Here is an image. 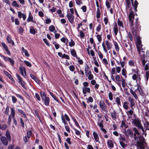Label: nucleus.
<instances>
[{"label":"nucleus","mask_w":149,"mask_h":149,"mask_svg":"<svg viewBox=\"0 0 149 149\" xmlns=\"http://www.w3.org/2000/svg\"><path fill=\"white\" fill-rule=\"evenodd\" d=\"M136 27H133L132 30V33L133 35L135 36L137 41L136 42V46L137 50H139L141 49L142 50H143V49L142 48V45L141 44V41L140 37L137 36L138 34L139 33L141 30V29H137L136 30L135 28Z\"/></svg>","instance_id":"nucleus-1"},{"label":"nucleus","mask_w":149,"mask_h":149,"mask_svg":"<svg viewBox=\"0 0 149 149\" xmlns=\"http://www.w3.org/2000/svg\"><path fill=\"white\" fill-rule=\"evenodd\" d=\"M134 18V15L132 12L131 11L130 12L129 16V20L130 21L131 25H132L131 30H132L133 27H136L135 29H140V26L139 23L138 21V18H137L136 19V22L135 23L134 25L133 24V20Z\"/></svg>","instance_id":"nucleus-2"},{"label":"nucleus","mask_w":149,"mask_h":149,"mask_svg":"<svg viewBox=\"0 0 149 149\" xmlns=\"http://www.w3.org/2000/svg\"><path fill=\"white\" fill-rule=\"evenodd\" d=\"M133 123L139 129L141 130L143 132H144L143 128L141 125V120L139 118H135L133 120Z\"/></svg>","instance_id":"nucleus-3"},{"label":"nucleus","mask_w":149,"mask_h":149,"mask_svg":"<svg viewBox=\"0 0 149 149\" xmlns=\"http://www.w3.org/2000/svg\"><path fill=\"white\" fill-rule=\"evenodd\" d=\"M139 54L141 56V60L142 61V64L144 66L146 62L147 61V59L146 58L147 56L145 55L144 52L142 51H140V50H138Z\"/></svg>","instance_id":"nucleus-4"},{"label":"nucleus","mask_w":149,"mask_h":149,"mask_svg":"<svg viewBox=\"0 0 149 149\" xmlns=\"http://www.w3.org/2000/svg\"><path fill=\"white\" fill-rule=\"evenodd\" d=\"M132 78L133 80L135 81L136 84H140L141 83V77L140 74L136 72V74H134L132 76Z\"/></svg>","instance_id":"nucleus-5"},{"label":"nucleus","mask_w":149,"mask_h":149,"mask_svg":"<svg viewBox=\"0 0 149 149\" xmlns=\"http://www.w3.org/2000/svg\"><path fill=\"white\" fill-rule=\"evenodd\" d=\"M133 130L134 132V139L136 141H139L141 137L144 138L142 135L139 134V131L136 128L134 127L133 129Z\"/></svg>","instance_id":"nucleus-6"},{"label":"nucleus","mask_w":149,"mask_h":149,"mask_svg":"<svg viewBox=\"0 0 149 149\" xmlns=\"http://www.w3.org/2000/svg\"><path fill=\"white\" fill-rule=\"evenodd\" d=\"M141 138L140 140H139V141H136L137 144L140 149H145L144 147L146 145V143L145 141L144 138L141 137Z\"/></svg>","instance_id":"nucleus-7"},{"label":"nucleus","mask_w":149,"mask_h":149,"mask_svg":"<svg viewBox=\"0 0 149 149\" xmlns=\"http://www.w3.org/2000/svg\"><path fill=\"white\" fill-rule=\"evenodd\" d=\"M16 75L18 80V82L21 84L23 88L25 89H26V88L25 86L26 83L23 80L21 77L17 73H16Z\"/></svg>","instance_id":"nucleus-8"},{"label":"nucleus","mask_w":149,"mask_h":149,"mask_svg":"<svg viewBox=\"0 0 149 149\" xmlns=\"http://www.w3.org/2000/svg\"><path fill=\"white\" fill-rule=\"evenodd\" d=\"M99 105L102 110L105 112H107V107L102 100H101L99 102Z\"/></svg>","instance_id":"nucleus-9"},{"label":"nucleus","mask_w":149,"mask_h":149,"mask_svg":"<svg viewBox=\"0 0 149 149\" xmlns=\"http://www.w3.org/2000/svg\"><path fill=\"white\" fill-rule=\"evenodd\" d=\"M19 70L22 75L25 78V77L26 76V74L25 67H20L19 68Z\"/></svg>","instance_id":"nucleus-10"},{"label":"nucleus","mask_w":149,"mask_h":149,"mask_svg":"<svg viewBox=\"0 0 149 149\" xmlns=\"http://www.w3.org/2000/svg\"><path fill=\"white\" fill-rule=\"evenodd\" d=\"M3 60L6 62H8L12 66L14 64V61L10 58L5 57Z\"/></svg>","instance_id":"nucleus-11"},{"label":"nucleus","mask_w":149,"mask_h":149,"mask_svg":"<svg viewBox=\"0 0 149 149\" xmlns=\"http://www.w3.org/2000/svg\"><path fill=\"white\" fill-rule=\"evenodd\" d=\"M66 16L68 18L69 22L72 23L74 20V16L73 15L69 13L67 14Z\"/></svg>","instance_id":"nucleus-12"},{"label":"nucleus","mask_w":149,"mask_h":149,"mask_svg":"<svg viewBox=\"0 0 149 149\" xmlns=\"http://www.w3.org/2000/svg\"><path fill=\"white\" fill-rule=\"evenodd\" d=\"M1 140L2 143L5 146H7L8 142L6 137L5 136H2L1 138Z\"/></svg>","instance_id":"nucleus-13"},{"label":"nucleus","mask_w":149,"mask_h":149,"mask_svg":"<svg viewBox=\"0 0 149 149\" xmlns=\"http://www.w3.org/2000/svg\"><path fill=\"white\" fill-rule=\"evenodd\" d=\"M108 147L109 148H110L112 149L114 147V144L111 140H108L107 142Z\"/></svg>","instance_id":"nucleus-14"},{"label":"nucleus","mask_w":149,"mask_h":149,"mask_svg":"<svg viewBox=\"0 0 149 149\" xmlns=\"http://www.w3.org/2000/svg\"><path fill=\"white\" fill-rule=\"evenodd\" d=\"M136 86H137V90L139 91L140 94L142 96H143L144 95V94L140 86V84H136Z\"/></svg>","instance_id":"nucleus-15"},{"label":"nucleus","mask_w":149,"mask_h":149,"mask_svg":"<svg viewBox=\"0 0 149 149\" xmlns=\"http://www.w3.org/2000/svg\"><path fill=\"white\" fill-rule=\"evenodd\" d=\"M82 91L84 94H86L87 93H90L91 89L89 87H83L82 88Z\"/></svg>","instance_id":"nucleus-16"},{"label":"nucleus","mask_w":149,"mask_h":149,"mask_svg":"<svg viewBox=\"0 0 149 149\" xmlns=\"http://www.w3.org/2000/svg\"><path fill=\"white\" fill-rule=\"evenodd\" d=\"M93 135L95 141L98 142L100 143V142L99 141V138L97 133L96 132H94L93 133Z\"/></svg>","instance_id":"nucleus-17"},{"label":"nucleus","mask_w":149,"mask_h":149,"mask_svg":"<svg viewBox=\"0 0 149 149\" xmlns=\"http://www.w3.org/2000/svg\"><path fill=\"white\" fill-rule=\"evenodd\" d=\"M110 114L112 119L116 120L117 118V115L116 111L114 110H113L110 113Z\"/></svg>","instance_id":"nucleus-18"},{"label":"nucleus","mask_w":149,"mask_h":149,"mask_svg":"<svg viewBox=\"0 0 149 149\" xmlns=\"http://www.w3.org/2000/svg\"><path fill=\"white\" fill-rule=\"evenodd\" d=\"M128 101L130 103V106L132 109H133L132 107L135 105V102L134 99L131 97H129L128 98Z\"/></svg>","instance_id":"nucleus-19"},{"label":"nucleus","mask_w":149,"mask_h":149,"mask_svg":"<svg viewBox=\"0 0 149 149\" xmlns=\"http://www.w3.org/2000/svg\"><path fill=\"white\" fill-rule=\"evenodd\" d=\"M6 39L8 42L9 43H11L13 45H14V42L11 39L9 34L7 35L6 37Z\"/></svg>","instance_id":"nucleus-20"},{"label":"nucleus","mask_w":149,"mask_h":149,"mask_svg":"<svg viewBox=\"0 0 149 149\" xmlns=\"http://www.w3.org/2000/svg\"><path fill=\"white\" fill-rule=\"evenodd\" d=\"M105 44L107 46V49L108 50L110 49L112 47V44L108 40H106L105 42Z\"/></svg>","instance_id":"nucleus-21"},{"label":"nucleus","mask_w":149,"mask_h":149,"mask_svg":"<svg viewBox=\"0 0 149 149\" xmlns=\"http://www.w3.org/2000/svg\"><path fill=\"white\" fill-rule=\"evenodd\" d=\"M115 102L119 107H121V100L119 97H116Z\"/></svg>","instance_id":"nucleus-22"},{"label":"nucleus","mask_w":149,"mask_h":149,"mask_svg":"<svg viewBox=\"0 0 149 149\" xmlns=\"http://www.w3.org/2000/svg\"><path fill=\"white\" fill-rule=\"evenodd\" d=\"M70 50L72 56L74 57L77 58L78 57L77 56L76 52L75 50L74 49H70Z\"/></svg>","instance_id":"nucleus-23"},{"label":"nucleus","mask_w":149,"mask_h":149,"mask_svg":"<svg viewBox=\"0 0 149 149\" xmlns=\"http://www.w3.org/2000/svg\"><path fill=\"white\" fill-rule=\"evenodd\" d=\"M42 100L44 101L45 104L46 106L49 105L50 102V99L49 97H47L44 98V100Z\"/></svg>","instance_id":"nucleus-24"},{"label":"nucleus","mask_w":149,"mask_h":149,"mask_svg":"<svg viewBox=\"0 0 149 149\" xmlns=\"http://www.w3.org/2000/svg\"><path fill=\"white\" fill-rule=\"evenodd\" d=\"M113 29L114 34L116 36L118 31V27L116 23L114 25Z\"/></svg>","instance_id":"nucleus-25"},{"label":"nucleus","mask_w":149,"mask_h":149,"mask_svg":"<svg viewBox=\"0 0 149 149\" xmlns=\"http://www.w3.org/2000/svg\"><path fill=\"white\" fill-rule=\"evenodd\" d=\"M85 74L91 72L89 66L87 64H86L84 66Z\"/></svg>","instance_id":"nucleus-26"},{"label":"nucleus","mask_w":149,"mask_h":149,"mask_svg":"<svg viewBox=\"0 0 149 149\" xmlns=\"http://www.w3.org/2000/svg\"><path fill=\"white\" fill-rule=\"evenodd\" d=\"M33 19V17L30 12L29 13V15L28 18L27 19L26 21L27 22H29L32 21Z\"/></svg>","instance_id":"nucleus-27"},{"label":"nucleus","mask_w":149,"mask_h":149,"mask_svg":"<svg viewBox=\"0 0 149 149\" xmlns=\"http://www.w3.org/2000/svg\"><path fill=\"white\" fill-rule=\"evenodd\" d=\"M120 136L118 138L120 141H122L125 142L126 141V139L125 137L123 135H122L121 134H119Z\"/></svg>","instance_id":"nucleus-28"},{"label":"nucleus","mask_w":149,"mask_h":149,"mask_svg":"<svg viewBox=\"0 0 149 149\" xmlns=\"http://www.w3.org/2000/svg\"><path fill=\"white\" fill-rule=\"evenodd\" d=\"M126 134L127 135L132 136H133V132L131 129H128L126 131Z\"/></svg>","instance_id":"nucleus-29"},{"label":"nucleus","mask_w":149,"mask_h":149,"mask_svg":"<svg viewBox=\"0 0 149 149\" xmlns=\"http://www.w3.org/2000/svg\"><path fill=\"white\" fill-rule=\"evenodd\" d=\"M10 115H11V116H12V118H14L15 117V110L12 107H11L10 108Z\"/></svg>","instance_id":"nucleus-30"},{"label":"nucleus","mask_w":149,"mask_h":149,"mask_svg":"<svg viewBox=\"0 0 149 149\" xmlns=\"http://www.w3.org/2000/svg\"><path fill=\"white\" fill-rule=\"evenodd\" d=\"M129 102L126 101H125L123 103V108L125 109H128V104Z\"/></svg>","instance_id":"nucleus-31"},{"label":"nucleus","mask_w":149,"mask_h":149,"mask_svg":"<svg viewBox=\"0 0 149 149\" xmlns=\"http://www.w3.org/2000/svg\"><path fill=\"white\" fill-rule=\"evenodd\" d=\"M122 141H119V143L120 146L123 148H126L127 145V144H125L124 142Z\"/></svg>","instance_id":"nucleus-32"},{"label":"nucleus","mask_w":149,"mask_h":149,"mask_svg":"<svg viewBox=\"0 0 149 149\" xmlns=\"http://www.w3.org/2000/svg\"><path fill=\"white\" fill-rule=\"evenodd\" d=\"M79 36L81 38H84L85 37V34L83 31L81 30L79 31Z\"/></svg>","instance_id":"nucleus-33"},{"label":"nucleus","mask_w":149,"mask_h":149,"mask_svg":"<svg viewBox=\"0 0 149 149\" xmlns=\"http://www.w3.org/2000/svg\"><path fill=\"white\" fill-rule=\"evenodd\" d=\"M40 94L42 100H44V98L47 97L46 94L44 92H42V91H40Z\"/></svg>","instance_id":"nucleus-34"},{"label":"nucleus","mask_w":149,"mask_h":149,"mask_svg":"<svg viewBox=\"0 0 149 149\" xmlns=\"http://www.w3.org/2000/svg\"><path fill=\"white\" fill-rule=\"evenodd\" d=\"M17 111L19 112V113L21 114H22L25 118L26 117V114L23 110L19 109H17Z\"/></svg>","instance_id":"nucleus-35"},{"label":"nucleus","mask_w":149,"mask_h":149,"mask_svg":"<svg viewBox=\"0 0 149 149\" xmlns=\"http://www.w3.org/2000/svg\"><path fill=\"white\" fill-rule=\"evenodd\" d=\"M36 29L33 28V27H31L30 29V32L33 35H35L36 33Z\"/></svg>","instance_id":"nucleus-36"},{"label":"nucleus","mask_w":149,"mask_h":149,"mask_svg":"<svg viewBox=\"0 0 149 149\" xmlns=\"http://www.w3.org/2000/svg\"><path fill=\"white\" fill-rule=\"evenodd\" d=\"M103 120H102L100 122H98L97 125L100 128L104 127V125L103 123Z\"/></svg>","instance_id":"nucleus-37"},{"label":"nucleus","mask_w":149,"mask_h":149,"mask_svg":"<svg viewBox=\"0 0 149 149\" xmlns=\"http://www.w3.org/2000/svg\"><path fill=\"white\" fill-rule=\"evenodd\" d=\"M130 93L132 94L133 96L137 100L138 99V97L136 93L133 90H131L130 91Z\"/></svg>","instance_id":"nucleus-38"},{"label":"nucleus","mask_w":149,"mask_h":149,"mask_svg":"<svg viewBox=\"0 0 149 149\" xmlns=\"http://www.w3.org/2000/svg\"><path fill=\"white\" fill-rule=\"evenodd\" d=\"M126 73V71L125 68H123L122 70V75L124 76L125 78H126L127 77Z\"/></svg>","instance_id":"nucleus-39"},{"label":"nucleus","mask_w":149,"mask_h":149,"mask_svg":"<svg viewBox=\"0 0 149 149\" xmlns=\"http://www.w3.org/2000/svg\"><path fill=\"white\" fill-rule=\"evenodd\" d=\"M6 136L8 140L10 141L11 139V136L9 132L8 131H6Z\"/></svg>","instance_id":"nucleus-40"},{"label":"nucleus","mask_w":149,"mask_h":149,"mask_svg":"<svg viewBox=\"0 0 149 149\" xmlns=\"http://www.w3.org/2000/svg\"><path fill=\"white\" fill-rule=\"evenodd\" d=\"M61 118L62 123H63L65 125H68L67 122L66 121L63 115H61Z\"/></svg>","instance_id":"nucleus-41"},{"label":"nucleus","mask_w":149,"mask_h":149,"mask_svg":"<svg viewBox=\"0 0 149 149\" xmlns=\"http://www.w3.org/2000/svg\"><path fill=\"white\" fill-rule=\"evenodd\" d=\"M114 45L116 50L118 52L119 51V48L117 42L115 41L114 42Z\"/></svg>","instance_id":"nucleus-42"},{"label":"nucleus","mask_w":149,"mask_h":149,"mask_svg":"<svg viewBox=\"0 0 149 149\" xmlns=\"http://www.w3.org/2000/svg\"><path fill=\"white\" fill-rule=\"evenodd\" d=\"M12 5L15 7L19 8V5L17 3L16 1H13Z\"/></svg>","instance_id":"nucleus-43"},{"label":"nucleus","mask_w":149,"mask_h":149,"mask_svg":"<svg viewBox=\"0 0 149 149\" xmlns=\"http://www.w3.org/2000/svg\"><path fill=\"white\" fill-rule=\"evenodd\" d=\"M122 85L123 88H125L126 85V80L124 79H122L121 81Z\"/></svg>","instance_id":"nucleus-44"},{"label":"nucleus","mask_w":149,"mask_h":149,"mask_svg":"<svg viewBox=\"0 0 149 149\" xmlns=\"http://www.w3.org/2000/svg\"><path fill=\"white\" fill-rule=\"evenodd\" d=\"M96 38L99 43L101 42L102 40V37L101 35H96Z\"/></svg>","instance_id":"nucleus-45"},{"label":"nucleus","mask_w":149,"mask_h":149,"mask_svg":"<svg viewBox=\"0 0 149 149\" xmlns=\"http://www.w3.org/2000/svg\"><path fill=\"white\" fill-rule=\"evenodd\" d=\"M128 64L130 66L134 67L135 66L134 63V61L130 60L129 61Z\"/></svg>","instance_id":"nucleus-46"},{"label":"nucleus","mask_w":149,"mask_h":149,"mask_svg":"<svg viewBox=\"0 0 149 149\" xmlns=\"http://www.w3.org/2000/svg\"><path fill=\"white\" fill-rule=\"evenodd\" d=\"M75 44V43L74 41L72 39H71L70 42L69 43V46L70 47H72Z\"/></svg>","instance_id":"nucleus-47"},{"label":"nucleus","mask_w":149,"mask_h":149,"mask_svg":"<svg viewBox=\"0 0 149 149\" xmlns=\"http://www.w3.org/2000/svg\"><path fill=\"white\" fill-rule=\"evenodd\" d=\"M96 13H97L96 17L97 18H100V15L101 13H100V9L99 8H97Z\"/></svg>","instance_id":"nucleus-48"},{"label":"nucleus","mask_w":149,"mask_h":149,"mask_svg":"<svg viewBox=\"0 0 149 149\" xmlns=\"http://www.w3.org/2000/svg\"><path fill=\"white\" fill-rule=\"evenodd\" d=\"M49 94L54 99L58 102H59V100L54 95L53 93L50 92Z\"/></svg>","instance_id":"nucleus-49"},{"label":"nucleus","mask_w":149,"mask_h":149,"mask_svg":"<svg viewBox=\"0 0 149 149\" xmlns=\"http://www.w3.org/2000/svg\"><path fill=\"white\" fill-rule=\"evenodd\" d=\"M64 117L66 120L69 122V123L70 124V125H71V124L70 122V119L68 115L66 114L65 113L64 114Z\"/></svg>","instance_id":"nucleus-50"},{"label":"nucleus","mask_w":149,"mask_h":149,"mask_svg":"<svg viewBox=\"0 0 149 149\" xmlns=\"http://www.w3.org/2000/svg\"><path fill=\"white\" fill-rule=\"evenodd\" d=\"M24 62L26 65L29 67H30L32 66L31 63L28 61L25 60L24 61Z\"/></svg>","instance_id":"nucleus-51"},{"label":"nucleus","mask_w":149,"mask_h":149,"mask_svg":"<svg viewBox=\"0 0 149 149\" xmlns=\"http://www.w3.org/2000/svg\"><path fill=\"white\" fill-rule=\"evenodd\" d=\"M102 45L104 52L106 53H107V49L106 48V46L105 45L104 43V42H103L102 43Z\"/></svg>","instance_id":"nucleus-52"},{"label":"nucleus","mask_w":149,"mask_h":149,"mask_svg":"<svg viewBox=\"0 0 149 149\" xmlns=\"http://www.w3.org/2000/svg\"><path fill=\"white\" fill-rule=\"evenodd\" d=\"M72 119L73 120V121H74V123L75 125L78 127H79V125L76 119L73 117H72Z\"/></svg>","instance_id":"nucleus-53"},{"label":"nucleus","mask_w":149,"mask_h":149,"mask_svg":"<svg viewBox=\"0 0 149 149\" xmlns=\"http://www.w3.org/2000/svg\"><path fill=\"white\" fill-rule=\"evenodd\" d=\"M97 54H98V56L100 57V58L101 59H102L103 58V54L101 52V51H97Z\"/></svg>","instance_id":"nucleus-54"},{"label":"nucleus","mask_w":149,"mask_h":149,"mask_svg":"<svg viewBox=\"0 0 149 149\" xmlns=\"http://www.w3.org/2000/svg\"><path fill=\"white\" fill-rule=\"evenodd\" d=\"M76 3L78 5H80L83 4V3L82 0H75Z\"/></svg>","instance_id":"nucleus-55"},{"label":"nucleus","mask_w":149,"mask_h":149,"mask_svg":"<svg viewBox=\"0 0 149 149\" xmlns=\"http://www.w3.org/2000/svg\"><path fill=\"white\" fill-rule=\"evenodd\" d=\"M62 58H65L67 59H68V60L70 59V58L69 56L68 55L66 54H64L63 55Z\"/></svg>","instance_id":"nucleus-56"},{"label":"nucleus","mask_w":149,"mask_h":149,"mask_svg":"<svg viewBox=\"0 0 149 149\" xmlns=\"http://www.w3.org/2000/svg\"><path fill=\"white\" fill-rule=\"evenodd\" d=\"M49 29L51 32H53L55 30V27L53 25H52L49 27Z\"/></svg>","instance_id":"nucleus-57"},{"label":"nucleus","mask_w":149,"mask_h":149,"mask_svg":"<svg viewBox=\"0 0 149 149\" xmlns=\"http://www.w3.org/2000/svg\"><path fill=\"white\" fill-rule=\"evenodd\" d=\"M144 127L146 130H149V122L147 121L146 123L144 124Z\"/></svg>","instance_id":"nucleus-58"},{"label":"nucleus","mask_w":149,"mask_h":149,"mask_svg":"<svg viewBox=\"0 0 149 149\" xmlns=\"http://www.w3.org/2000/svg\"><path fill=\"white\" fill-rule=\"evenodd\" d=\"M1 44L3 47V48L5 49V50L7 49H8V47L6 45V44L3 42H1Z\"/></svg>","instance_id":"nucleus-59"},{"label":"nucleus","mask_w":149,"mask_h":149,"mask_svg":"<svg viewBox=\"0 0 149 149\" xmlns=\"http://www.w3.org/2000/svg\"><path fill=\"white\" fill-rule=\"evenodd\" d=\"M117 23L118 26H120L123 27V23L120 21L119 19H118L117 21Z\"/></svg>","instance_id":"nucleus-60"},{"label":"nucleus","mask_w":149,"mask_h":149,"mask_svg":"<svg viewBox=\"0 0 149 149\" xmlns=\"http://www.w3.org/2000/svg\"><path fill=\"white\" fill-rule=\"evenodd\" d=\"M17 28L19 29V33L21 34L24 31V29L21 26L17 27Z\"/></svg>","instance_id":"nucleus-61"},{"label":"nucleus","mask_w":149,"mask_h":149,"mask_svg":"<svg viewBox=\"0 0 149 149\" xmlns=\"http://www.w3.org/2000/svg\"><path fill=\"white\" fill-rule=\"evenodd\" d=\"M101 28V26L100 23L98 24V25L96 27V31L98 32H99Z\"/></svg>","instance_id":"nucleus-62"},{"label":"nucleus","mask_w":149,"mask_h":149,"mask_svg":"<svg viewBox=\"0 0 149 149\" xmlns=\"http://www.w3.org/2000/svg\"><path fill=\"white\" fill-rule=\"evenodd\" d=\"M69 68L70 70L72 72H73L75 70V67L73 65H70L69 67Z\"/></svg>","instance_id":"nucleus-63"},{"label":"nucleus","mask_w":149,"mask_h":149,"mask_svg":"<svg viewBox=\"0 0 149 149\" xmlns=\"http://www.w3.org/2000/svg\"><path fill=\"white\" fill-rule=\"evenodd\" d=\"M12 101L13 103H15L17 101V98L15 96H12Z\"/></svg>","instance_id":"nucleus-64"}]
</instances>
